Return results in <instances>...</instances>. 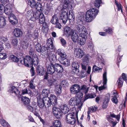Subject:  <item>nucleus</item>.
I'll use <instances>...</instances> for the list:
<instances>
[{"mask_svg":"<svg viewBox=\"0 0 127 127\" xmlns=\"http://www.w3.org/2000/svg\"><path fill=\"white\" fill-rule=\"evenodd\" d=\"M107 81V73L106 71H104L103 74V85L98 87V90L101 91L105 89L106 87V85Z\"/></svg>","mask_w":127,"mask_h":127,"instance_id":"2eb2a0df","label":"nucleus"},{"mask_svg":"<svg viewBox=\"0 0 127 127\" xmlns=\"http://www.w3.org/2000/svg\"><path fill=\"white\" fill-rule=\"evenodd\" d=\"M47 71H46L45 74L44 76L43 79H47L48 77V74H52L54 72V69L52 68V65L51 64H49L48 65H46Z\"/></svg>","mask_w":127,"mask_h":127,"instance_id":"4468645a","label":"nucleus"},{"mask_svg":"<svg viewBox=\"0 0 127 127\" xmlns=\"http://www.w3.org/2000/svg\"><path fill=\"white\" fill-rule=\"evenodd\" d=\"M71 34V35H70V36H71V39L73 42L74 43H75L77 42H80L81 45L84 44H83L82 42H81L80 41V36L79 35V36H78L77 32H74L73 31Z\"/></svg>","mask_w":127,"mask_h":127,"instance_id":"a211bd4d","label":"nucleus"},{"mask_svg":"<svg viewBox=\"0 0 127 127\" xmlns=\"http://www.w3.org/2000/svg\"><path fill=\"white\" fill-rule=\"evenodd\" d=\"M36 44L35 45V47L36 51L39 53H40L41 52V44L38 42L36 43Z\"/></svg>","mask_w":127,"mask_h":127,"instance_id":"37998d69","label":"nucleus"},{"mask_svg":"<svg viewBox=\"0 0 127 127\" xmlns=\"http://www.w3.org/2000/svg\"><path fill=\"white\" fill-rule=\"evenodd\" d=\"M74 113L72 114V113H69L67 114L66 118L67 123H68V121L71 120L72 117L74 116Z\"/></svg>","mask_w":127,"mask_h":127,"instance_id":"de8ad7c7","label":"nucleus"},{"mask_svg":"<svg viewBox=\"0 0 127 127\" xmlns=\"http://www.w3.org/2000/svg\"><path fill=\"white\" fill-rule=\"evenodd\" d=\"M11 59L13 62L18 63L19 62V58L14 55H11L10 56Z\"/></svg>","mask_w":127,"mask_h":127,"instance_id":"79ce46f5","label":"nucleus"},{"mask_svg":"<svg viewBox=\"0 0 127 127\" xmlns=\"http://www.w3.org/2000/svg\"><path fill=\"white\" fill-rule=\"evenodd\" d=\"M55 81L52 79H49L47 80V85L49 88H51L53 86H55Z\"/></svg>","mask_w":127,"mask_h":127,"instance_id":"ea45409f","label":"nucleus"},{"mask_svg":"<svg viewBox=\"0 0 127 127\" xmlns=\"http://www.w3.org/2000/svg\"><path fill=\"white\" fill-rule=\"evenodd\" d=\"M48 58L50 62L49 64L51 65L55 63L57 60V55L54 54H49Z\"/></svg>","mask_w":127,"mask_h":127,"instance_id":"5701e85b","label":"nucleus"},{"mask_svg":"<svg viewBox=\"0 0 127 127\" xmlns=\"http://www.w3.org/2000/svg\"><path fill=\"white\" fill-rule=\"evenodd\" d=\"M49 52V49L48 47L46 46L45 45L41 47V52H40L47 54Z\"/></svg>","mask_w":127,"mask_h":127,"instance_id":"a19ab883","label":"nucleus"},{"mask_svg":"<svg viewBox=\"0 0 127 127\" xmlns=\"http://www.w3.org/2000/svg\"><path fill=\"white\" fill-rule=\"evenodd\" d=\"M31 32L30 31L28 30L27 33L25 35V37L27 40H29L32 37V35L31 33Z\"/></svg>","mask_w":127,"mask_h":127,"instance_id":"603ef678","label":"nucleus"},{"mask_svg":"<svg viewBox=\"0 0 127 127\" xmlns=\"http://www.w3.org/2000/svg\"><path fill=\"white\" fill-rule=\"evenodd\" d=\"M123 55L120 56L119 55V53L118 54L117 58V64L119 67V63L121 61V59L122 58V57H123Z\"/></svg>","mask_w":127,"mask_h":127,"instance_id":"6e6d98bb","label":"nucleus"},{"mask_svg":"<svg viewBox=\"0 0 127 127\" xmlns=\"http://www.w3.org/2000/svg\"><path fill=\"white\" fill-rule=\"evenodd\" d=\"M50 91L48 89H44L42 92V94L43 96V98L45 99L47 97L48 98L49 97V95L50 94Z\"/></svg>","mask_w":127,"mask_h":127,"instance_id":"7c9ffc66","label":"nucleus"},{"mask_svg":"<svg viewBox=\"0 0 127 127\" xmlns=\"http://www.w3.org/2000/svg\"><path fill=\"white\" fill-rule=\"evenodd\" d=\"M80 86L79 85L77 84H74L71 86L70 91L72 94H76V96H77V95H80L81 93L83 95V93L81 91H80Z\"/></svg>","mask_w":127,"mask_h":127,"instance_id":"1a4fd4ad","label":"nucleus"},{"mask_svg":"<svg viewBox=\"0 0 127 127\" xmlns=\"http://www.w3.org/2000/svg\"><path fill=\"white\" fill-rule=\"evenodd\" d=\"M74 53L76 55V57L79 59L81 58L85 53L83 50L79 48H75Z\"/></svg>","mask_w":127,"mask_h":127,"instance_id":"6ab92c4d","label":"nucleus"},{"mask_svg":"<svg viewBox=\"0 0 127 127\" xmlns=\"http://www.w3.org/2000/svg\"><path fill=\"white\" fill-rule=\"evenodd\" d=\"M12 6L10 4H7L5 6V13L9 16H14V15L12 13Z\"/></svg>","mask_w":127,"mask_h":127,"instance_id":"dca6fc26","label":"nucleus"},{"mask_svg":"<svg viewBox=\"0 0 127 127\" xmlns=\"http://www.w3.org/2000/svg\"><path fill=\"white\" fill-rule=\"evenodd\" d=\"M53 126L55 127H62L61 122L59 120H55L53 123Z\"/></svg>","mask_w":127,"mask_h":127,"instance_id":"c03bdc74","label":"nucleus"},{"mask_svg":"<svg viewBox=\"0 0 127 127\" xmlns=\"http://www.w3.org/2000/svg\"><path fill=\"white\" fill-rule=\"evenodd\" d=\"M57 53L59 56L58 58V60L60 63L65 67L69 66L70 64V61L66 58L67 55L64 52L63 49H58L57 51Z\"/></svg>","mask_w":127,"mask_h":127,"instance_id":"7ed1b4c3","label":"nucleus"},{"mask_svg":"<svg viewBox=\"0 0 127 127\" xmlns=\"http://www.w3.org/2000/svg\"><path fill=\"white\" fill-rule=\"evenodd\" d=\"M62 88V87L60 85L57 86L56 88L60 89V90L59 91H58V92H56V94L59 95L61 93Z\"/></svg>","mask_w":127,"mask_h":127,"instance_id":"69168bd1","label":"nucleus"},{"mask_svg":"<svg viewBox=\"0 0 127 127\" xmlns=\"http://www.w3.org/2000/svg\"><path fill=\"white\" fill-rule=\"evenodd\" d=\"M53 10V9L50 3H47L45 8L44 13L46 15H47L50 12H52Z\"/></svg>","mask_w":127,"mask_h":127,"instance_id":"bb28decb","label":"nucleus"},{"mask_svg":"<svg viewBox=\"0 0 127 127\" xmlns=\"http://www.w3.org/2000/svg\"><path fill=\"white\" fill-rule=\"evenodd\" d=\"M7 41L6 38L3 36H1L0 38V42L2 43H5Z\"/></svg>","mask_w":127,"mask_h":127,"instance_id":"774afa93","label":"nucleus"},{"mask_svg":"<svg viewBox=\"0 0 127 127\" xmlns=\"http://www.w3.org/2000/svg\"><path fill=\"white\" fill-rule=\"evenodd\" d=\"M36 71L39 75L42 76L45 75L46 71L43 66L41 65H39L36 67Z\"/></svg>","mask_w":127,"mask_h":127,"instance_id":"b1692460","label":"nucleus"},{"mask_svg":"<svg viewBox=\"0 0 127 127\" xmlns=\"http://www.w3.org/2000/svg\"><path fill=\"white\" fill-rule=\"evenodd\" d=\"M23 32L22 30L19 28H16L14 29L13 34L16 37H21L23 35Z\"/></svg>","mask_w":127,"mask_h":127,"instance_id":"4be33fe9","label":"nucleus"},{"mask_svg":"<svg viewBox=\"0 0 127 127\" xmlns=\"http://www.w3.org/2000/svg\"><path fill=\"white\" fill-rule=\"evenodd\" d=\"M80 64L76 62H72L71 64V72L75 74H77L79 73V68Z\"/></svg>","mask_w":127,"mask_h":127,"instance_id":"f8f14e48","label":"nucleus"},{"mask_svg":"<svg viewBox=\"0 0 127 127\" xmlns=\"http://www.w3.org/2000/svg\"><path fill=\"white\" fill-rule=\"evenodd\" d=\"M8 92L12 93H14L16 95L20 97L21 96L20 92L15 86L12 85L10 88Z\"/></svg>","mask_w":127,"mask_h":127,"instance_id":"f3484780","label":"nucleus"},{"mask_svg":"<svg viewBox=\"0 0 127 127\" xmlns=\"http://www.w3.org/2000/svg\"><path fill=\"white\" fill-rule=\"evenodd\" d=\"M0 123L1 125L3 126H6L7 127H10V125L5 120L3 119H2L0 121Z\"/></svg>","mask_w":127,"mask_h":127,"instance_id":"864d4df0","label":"nucleus"},{"mask_svg":"<svg viewBox=\"0 0 127 127\" xmlns=\"http://www.w3.org/2000/svg\"><path fill=\"white\" fill-rule=\"evenodd\" d=\"M124 81L121 78H119L117 82L116 83L118 86L120 88H121L123 86Z\"/></svg>","mask_w":127,"mask_h":127,"instance_id":"49530a36","label":"nucleus"},{"mask_svg":"<svg viewBox=\"0 0 127 127\" xmlns=\"http://www.w3.org/2000/svg\"><path fill=\"white\" fill-rule=\"evenodd\" d=\"M36 6L33 8H35L37 11L42 12L43 10V8L42 4L39 2H37L36 3Z\"/></svg>","mask_w":127,"mask_h":127,"instance_id":"473e14b6","label":"nucleus"},{"mask_svg":"<svg viewBox=\"0 0 127 127\" xmlns=\"http://www.w3.org/2000/svg\"><path fill=\"white\" fill-rule=\"evenodd\" d=\"M64 30V34L67 37L70 36V35L72 34V32L73 31V30L71 29V28L68 26L65 27Z\"/></svg>","mask_w":127,"mask_h":127,"instance_id":"a878e982","label":"nucleus"},{"mask_svg":"<svg viewBox=\"0 0 127 127\" xmlns=\"http://www.w3.org/2000/svg\"><path fill=\"white\" fill-rule=\"evenodd\" d=\"M98 12V10L95 8H91L86 12L85 15L84 12H79L77 19L78 22H83L85 19L87 22H90L95 18Z\"/></svg>","mask_w":127,"mask_h":127,"instance_id":"f257e3e1","label":"nucleus"},{"mask_svg":"<svg viewBox=\"0 0 127 127\" xmlns=\"http://www.w3.org/2000/svg\"><path fill=\"white\" fill-rule=\"evenodd\" d=\"M87 45L89 48H90L91 50H93L94 45L92 41L89 40L87 43Z\"/></svg>","mask_w":127,"mask_h":127,"instance_id":"bf43d9fd","label":"nucleus"},{"mask_svg":"<svg viewBox=\"0 0 127 127\" xmlns=\"http://www.w3.org/2000/svg\"><path fill=\"white\" fill-rule=\"evenodd\" d=\"M69 110V108L65 105H61L59 108L55 107L52 108L53 113L54 116L57 119H60L62 115L67 113Z\"/></svg>","mask_w":127,"mask_h":127,"instance_id":"f03ea898","label":"nucleus"},{"mask_svg":"<svg viewBox=\"0 0 127 127\" xmlns=\"http://www.w3.org/2000/svg\"><path fill=\"white\" fill-rule=\"evenodd\" d=\"M18 39L17 38L13 39L12 40V44L14 46H17L18 44Z\"/></svg>","mask_w":127,"mask_h":127,"instance_id":"0e129e2a","label":"nucleus"},{"mask_svg":"<svg viewBox=\"0 0 127 127\" xmlns=\"http://www.w3.org/2000/svg\"><path fill=\"white\" fill-rule=\"evenodd\" d=\"M71 10H68V17L67 18V20H68L70 22V20L72 21H73L75 20V16L74 15L72 11H71Z\"/></svg>","mask_w":127,"mask_h":127,"instance_id":"cd10ccee","label":"nucleus"},{"mask_svg":"<svg viewBox=\"0 0 127 127\" xmlns=\"http://www.w3.org/2000/svg\"><path fill=\"white\" fill-rule=\"evenodd\" d=\"M21 101L23 102L24 105L27 106L30 104V99L27 97L22 96L21 98Z\"/></svg>","mask_w":127,"mask_h":127,"instance_id":"c756f323","label":"nucleus"},{"mask_svg":"<svg viewBox=\"0 0 127 127\" xmlns=\"http://www.w3.org/2000/svg\"><path fill=\"white\" fill-rule=\"evenodd\" d=\"M71 98L68 101L69 104L72 106H76L77 107V109H81L83 105L82 101H81L82 98L83 97V95L82 93L80 95Z\"/></svg>","mask_w":127,"mask_h":127,"instance_id":"20e7f679","label":"nucleus"},{"mask_svg":"<svg viewBox=\"0 0 127 127\" xmlns=\"http://www.w3.org/2000/svg\"><path fill=\"white\" fill-rule=\"evenodd\" d=\"M102 69V68H100L99 67L95 65L93 66V67L92 71L91 73L92 74H93V72H94L95 71L99 72L100 70L101 71Z\"/></svg>","mask_w":127,"mask_h":127,"instance_id":"8fccbe9b","label":"nucleus"},{"mask_svg":"<svg viewBox=\"0 0 127 127\" xmlns=\"http://www.w3.org/2000/svg\"><path fill=\"white\" fill-rule=\"evenodd\" d=\"M32 14L33 15L32 16V18H34L35 20L38 19L42 14L43 13L42 12L36 11V12H33Z\"/></svg>","mask_w":127,"mask_h":127,"instance_id":"c85d7f7f","label":"nucleus"},{"mask_svg":"<svg viewBox=\"0 0 127 127\" xmlns=\"http://www.w3.org/2000/svg\"><path fill=\"white\" fill-rule=\"evenodd\" d=\"M33 80L32 79L29 83L30 88L32 90L34 89L35 88V86L33 84Z\"/></svg>","mask_w":127,"mask_h":127,"instance_id":"052dcab7","label":"nucleus"},{"mask_svg":"<svg viewBox=\"0 0 127 127\" xmlns=\"http://www.w3.org/2000/svg\"><path fill=\"white\" fill-rule=\"evenodd\" d=\"M91 67L90 66H88L87 68V70H82V71H81L79 73H78L80 75L82 78H83L87 76V74H89L91 71Z\"/></svg>","mask_w":127,"mask_h":127,"instance_id":"412c9836","label":"nucleus"},{"mask_svg":"<svg viewBox=\"0 0 127 127\" xmlns=\"http://www.w3.org/2000/svg\"><path fill=\"white\" fill-rule=\"evenodd\" d=\"M29 45V42L27 41H24L22 44V48L25 49H27L28 48Z\"/></svg>","mask_w":127,"mask_h":127,"instance_id":"09e8293b","label":"nucleus"},{"mask_svg":"<svg viewBox=\"0 0 127 127\" xmlns=\"http://www.w3.org/2000/svg\"><path fill=\"white\" fill-rule=\"evenodd\" d=\"M48 98L49 100H48V107H50L51 105L53 106H54L57 105V99L56 96L53 94H51L50 97Z\"/></svg>","mask_w":127,"mask_h":127,"instance_id":"9b49d317","label":"nucleus"},{"mask_svg":"<svg viewBox=\"0 0 127 127\" xmlns=\"http://www.w3.org/2000/svg\"><path fill=\"white\" fill-rule=\"evenodd\" d=\"M106 95L105 96L104 98V100H103L102 105V107L103 109L106 108L108 105V103H109L110 98V94H108V96Z\"/></svg>","mask_w":127,"mask_h":127,"instance_id":"393cba45","label":"nucleus"},{"mask_svg":"<svg viewBox=\"0 0 127 127\" xmlns=\"http://www.w3.org/2000/svg\"><path fill=\"white\" fill-rule=\"evenodd\" d=\"M37 105L40 108L43 107L44 106H46V104L47 105L48 100L45 99L44 100L43 98L39 97H37Z\"/></svg>","mask_w":127,"mask_h":127,"instance_id":"aec40b11","label":"nucleus"},{"mask_svg":"<svg viewBox=\"0 0 127 127\" xmlns=\"http://www.w3.org/2000/svg\"><path fill=\"white\" fill-rule=\"evenodd\" d=\"M6 24V20L3 17L0 16V27H3Z\"/></svg>","mask_w":127,"mask_h":127,"instance_id":"c9c22d12","label":"nucleus"},{"mask_svg":"<svg viewBox=\"0 0 127 127\" xmlns=\"http://www.w3.org/2000/svg\"><path fill=\"white\" fill-rule=\"evenodd\" d=\"M90 56L88 55H86L83 58L82 63L86 65H88L89 63Z\"/></svg>","mask_w":127,"mask_h":127,"instance_id":"2f4dec72","label":"nucleus"},{"mask_svg":"<svg viewBox=\"0 0 127 127\" xmlns=\"http://www.w3.org/2000/svg\"><path fill=\"white\" fill-rule=\"evenodd\" d=\"M62 11L60 15L59 19L62 20L63 23L65 24L67 21V18H68V10H63Z\"/></svg>","mask_w":127,"mask_h":127,"instance_id":"ddd939ff","label":"nucleus"},{"mask_svg":"<svg viewBox=\"0 0 127 127\" xmlns=\"http://www.w3.org/2000/svg\"><path fill=\"white\" fill-rule=\"evenodd\" d=\"M89 90L88 88H87V86L85 85H83L80 87V91H83L85 93V94L88 93Z\"/></svg>","mask_w":127,"mask_h":127,"instance_id":"4c0bfd02","label":"nucleus"},{"mask_svg":"<svg viewBox=\"0 0 127 127\" xmlns=\"http://www.w3.org/2000/svg\"><path fill=\"white\" fill-rule=\"evenodd\" d=\"M7 57V56L5 53H0V59L1 60H4Z\"/></svg>","mask_w":127,"mask_h":127,"instance_id":"e2e57ef3","label":"nucleus"},{"mask_svg":"<svg viewBox=\"0 0 127 127\" xmlns=\"http://www.w3.org/2000/svg\"><path fill=\"white\" fill-rule=\"evenodd\" d=\"M21 57L19 58V62L18 65L19 66H21L24 65L26 66H29V63H31V62L32 61V58L30 56H26L24 58L23 56H21Z\"/></svg>","mask_w":127,"mask_h":127,"instance_id":"0eeeda50","label":"nucleus"},{"mask_svg":"<svg viewBox=\"0 0 127 127\" xmlns=\"http://www.w3.org/2000/svg\"><path fill=\"white\" fill-rule=\"evenodd\" d=\"M4 4H0V15H1L4 12L5 13V6Z\"/></svg>","mask_w":127,"mask_h":127,"instance_id":"4d7b16f0","label":"nucleus"},{"mask_svg":"<svg viewBox=\"0 0 127 127\" xmlns=\"http://www.w3.org/2000/svg\"><path fill=\"white\" fill-rule=\"evenodd\" d=\"M75 29L77 31L80 36V41L82 42L83 44H84L87 38V34L88 33L86 28L82 25H79L76 26Z\"/></svg>","mask_w":127,"mask_h":127,"instance_id":"39448f33","label":"nucleus"},{"mask_svg":"<svg viewBox=\"0 0 127 127\" xmlns=\"http://www.w3.org/2000/svg\"><path fill=\"white\" fill-rule=\"evenodd\" d=\"M85 97V100L89 98H93L95 97L94 95L92 93L91 94H85L84 96Z\"/></svg>","mask_w":127,"mask_h":127,"instance_id":"13d9d810","label":"nucleus"},{"mask_svg":"<svg viewBox=\"0 0 127 127\" xmlns=\"http://www.w3.org/2000/svg\"><path fill=\"white\" fill-rule=\"evenodd\" d=\"M38 19L39 21L38 23L40 24H44L45 20V17L43 14H42Z\"/></svg>","mask_w":127,"mask_h":127,"instance_id":"3c124183","label":"nucleus"},{"mask_svg":"<svg viewBox=\"0 0 127 127\" xmlns=\"http://www.w3.org/2000/svg\"><path fill=\"white\" fill-rule=\"evenodd\" d=\"M119 78H121L123 81H125L127 84V77L125 73H123L122 74V76L120 77Z\"/></svg>","mask_w":127,"mask_h":127,"instance_id":"338daca9","label":"nucleus"},{"mask_svg":"<svg viewBox=\"0 0 127 127\" xmlns=\"http://www.w3.org/2000/svg\"><path fill=\"white\" fill-rule=\"evenodd\" d=\"M49 49V52H51L54 51L55 50V48L54 47V45L53 43H51L50 45L48 47Z\"/></svg>","mask_w":127,"mask_h":127,"instance_id":"680f3d73","label":"nucleus"},{"mask_svg":"<svg viewBox=\"0 0 127 127\" xmlns=\"http://www.w3.org/2000/svg\"><path fill=\"white\" fill-rule=\"evenodd\" d=\"M26 2L32 8H34L36 6V2L35 0H27Z\"/></svg>","mask_w":127,"mask_h":127,"instance_id":"72a5a7b5","label":"nucleus"},{"mask_svg":"<svg viewBox=\"0 0 127 127\" xmlns=\"http://www.w3.org/2000/svg\"><path fill=\"white\" fill-rule=\"evenodd\" d=\"M75 0H72L69 1L68 0H64L61 10H72V8L75 5Z\"/></svg>","mask_w":127,"mask_h":127,"instance_id":"423d86ee","label":"nucleus"},{"mask_svg":"<svg viewBox=\"0 0 127 127\" xmlns=\"http://www.w3.org/2000/svg\"><path fill=\"white\" fill-rule=\"evenodd\" d=\"M104 31L109 34H111L113 32L112 29L109 27H106L104 28Z\"/></svg>","mask_w":127,"mask_h":127,"instance_id":"a18cd8bd","label":"nucleus"},{"mask_svg":"<svg viewBox=\"0 0 127 127\" xmlns=\"http://www.w3.org/2000/svg\"><path fill=\"white\" fill-rule=\"evenodd\" d=\"M33 59V61H31V64L29 63V66L27 67H31V68L30 70V72L31 74V76L32 77L34 76L35 74V72L34 69V68L33 66L34 65L35 66H37L39 64V61H37V60L38 59L37 58L34 57Z\"/></svg>","mask_w":127,"mask_h":127,"instance_id":"6e6552de","label":"nucleus"},{"mask_svg":"<svg viewBox=\"0 0 127 127\" xmlns=\"http://www.w3.org/2000/svg\"><path fill=\"white\" fill-rule=\"evenodd\" d=\"M52 65L54 69V71L58 73H61L64 70V66L61 63L60 64L55 63L52 64Z\"/></svg>","mask_w":127,"mask_h":127,"instance_id":"9d476101","label":"nucleus"},{"mask_svg":"<svg viewBox=\"0 0 127 127\" xmlns=\"http://www.w3.org/2000/svg\"><path fill=\"white\" fill-rule=\"evenodd\" d=\"M33 50L31 49L30 50V51H29V54L30 55V56H30L32 58V61H33V59H34V57L35 58H37L38 59L37 60V61H39V59L38 58V56H37L36 55V54H33Z\"/></svg>","mask_w":127,"mask_h":127,"instance_id":"e433bc0d","label":"nucleus"},{"mask_svg":"<svg viewBox=\"0 0 127 127\" xmlns=\"http://www.w3.org/2000/svg\"><path fill=\"white\" fill-rule=\"evenodd\" d=\"M59 21L58 18L56 15H54L52 16L50 20V22L53 25H55Z\"/></svg>","mask_w":127,"mask_h":127,"instance_id":"f704fd0d","label":"nucleus"},{"mask_svg":"<svg viewBox=\"0 0 127 127\" xmlns=\"http://www.w3.org/2000/svg\"><path fill=\"white\" fill-rule=\"evenodd\" d=\"M101 3V0H95V5L97 8H99L100 6Z\"/></svg>","mask_w":127,"mask_h":127,"instance_id":"5fc2aeb1","label":"nucleus"},{"mask_svg":"<svg viewBox=\"0 0 127 127\" xmlns=\"http://www.w3.org/2000/svg\"><path fill=\"white\" fill-rule=\"evenodd\" d=\"M10 16L12 18H13L14 19V20H13L11 19H9V22L13 25H15L16 24H17L18 23V20L16 17L15 15V17L13 16Z\"/></svg>","mask_w":127,"mask_h":127,"instance_id":"58836bf2","label":"nucleus"}]
</instances>
